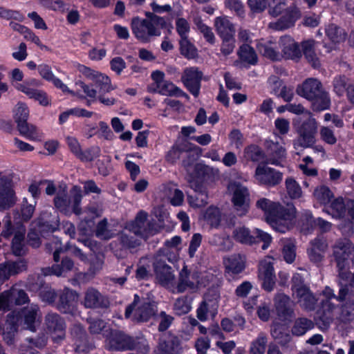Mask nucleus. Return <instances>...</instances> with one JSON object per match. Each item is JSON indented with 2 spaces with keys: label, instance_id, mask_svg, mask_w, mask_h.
Segmentation results:
<instances>
[{
  "label": "nucleus",
  "instance_id": "obj_1",
  "mask_svg": "<svg viewBox=\"0 0 354 354\" xmlns=\"http://www.w3.org/2000/svg\"><path fill=\"white\" fill-rule=\"evenodd\" d=\"M256 205L264 212L267 222L276 231L284 233L292 226L295 216V208L292 205L283 207L266 198L259 199Z\"/></svg>",
  "mask_w": 354,
  "mask_h": 354
},
{
  "label": "nucleus",
  "instance_id": "obj_2",
  "mask_svg": "<svg viewBox=\"0 0 354 354\" xmlns=\"http://www.w3.org/2000/svg\"><path fill=\"white\" fill-rule=\"evenodd\" d=\"M82 198V190L80 187L73 186L68 193L67 187L64 184L59 187L53 202L56 209L66 216L72 214L80 215L82 213L80 206Z\"/></svg>",
  "mask_w": 354,
  "mask_h": 354
},
{
  "label": "nucleus",
  "instance_id": "obj_3",
  "mask_svg": "<svg viewBox=\"0 0 354 354\" xmlns=\"http://www.w3.org/2000/svg\"><path fill=\"white\" fill-rule=\"evenodd\" d=\"M165 26L162 17L152 15L147 19L133 18L131 21L133 34L139 41L147 43L161 35V29Z\"/></svg>",
  "mask_w": 354,
  "mask_h": 354
},
{
  "label": "nucleus",
  "instance_id": "obj_4",
  "mask_svg": "<svg viewBox=\"0 0 354 354\" xmlns=\"http://www.w3.org/2000/svg\"><path fill=\"white\" fill-rule=\"evenodd\" d=\"M333 256L342 279L351 277L350 268L354 264V245L348 239H339L333 246Z\"/></svg>",
  "mask_w": 354,
  "mask_h": 354
},
{
  "label": "nucleus",
  "instance_id": "obj_5",
  "mask_svg": "<svg viewBox=\"0 0 354 354\" xmlns=\"http://www.w3.org/2000/svg\"><path fill=\"white\" fill-rule=\"evenodd\" d=\"M318 124L315 118L310 115L297 128V138L292 140L293 147L299 153L305 149L312 147L316 142Z\"/></svg>",
  "mask_w": 354,
  "mask_h": 354
},
{
  "label": "nucleus",
  "instance_id": "obj_6",
  "mask_svg": "<svg viewBox=\"0 0 354 354\" xmlns=\"http://www.w3.org/2000/svg\"><path fill=\"white\" fill-rule=\"evenodd\" d=\"M106 345L112 351L137 350L142 354H147L149 351L145 339H135L120 331L112 332L106 339Z\"/></svg>",
  "mask_w": 354,
  "mask_h": 354
},
{
  "label": "nucleus",
  "instance_id": "obj_7",
  "mask_svg": "<svg viewBox=\"0 0 354 354\" xmlns=\"http://www.w3.org/2000/svg\"><path fill=\"white\" fill-rule=\"evenodd\" d=\"M157 312L155 302L146 299H140L135 295L133 303L129 305L125 310V317L131 318L133 321L145 322L149 320Z\"/></svg>",
  "mask_w": 354,
  "mask_h": 354
},
{
  "label": "nucleus",
  "instance_id": "obj_8",
  "mask_svg": "<svg viewBox=\"0 0 354 354\" xmlns=\"http://www.w3.org/2000/svg\"><path fill=\"white\" fill-rule=\"evenodd\" d=\"M227 191L232 195V203L240 216L247 214L250 207V192L247 187L234 180H230Z\"/></svg>",
  "mask_w": 354,
  "mask_h": 354
},
{
  "label": "nucleus",
  "instance_id": "obj_9",
  "mask_svg": "<svg viewBox=\"0 0 354 354\" xmlns=\"http://www.w3.org/2000/svg\"><path fill=\"white\" fill-rule=\"evenodd\" d=\"M233 237L236 241L241 243L250 245L258 241H261L263 242L262 245L263 250H266L272 241V237L269 234L258 228L255 229L252 232L248 228L244 226L235 228L233 231Z\"/></svg>",
  "mask_w": 354,
  "mask_h": 354
},
{
  "label": "nucleus",
  "instance_id": "obj_10",
  "mask_svg": "<svg viewBox=\"0 0 354 354\" xmlns=\"http://www.w3.org/2000/svg\"><path fill=\"white\" fill-rule=\"evenodd\" d=\"M28 115L29 111L26 105L18 103L15 111V120L20 134L31 140L38 139L39 135L37 127L27 122Z\"/></svg>",
  "mask_w": 354,
  "mask_h": 354
},
{
  "label": "nucleus",
  "instance_id": "obj_11",
  "mask_svg": "<svg viewBox=\"0 0 354 354\" xmlns=\"http://www.w3.org/2000/svg\"><path fill=\"white\" fill-rule=\"evenodd\" d=\"M273 264L274 259L270 256H267L261 260L259 264L258 279L261 288L267 292H272L276 283Z\"/></svg>",
  "mask_w": 354,
  "mask_h": 354
},
{
  "label": "nucleus",
  "instance_id": "obj_12",
  "mask_svg": "<svg viewBox=\"0 0 354 354\" xmlns=\"http://www.w3.org/2000/svg\"><path fill=\"white\" fill-rule=\"evenodd\" d=\"M17 201L12 175L0 174V210L10 209Z\"/></svg>",
  "mask_w": 354,
  "mask_h": 354
},
{
  "label": "nucleus",
  "instance_id": "obj_13",
  "mask_svg": "<svg viewBox=\"0 0 354 354\" xmlns=\"http://www.w3.org/2000/svg\"><path fill=\"white\" fill-rule=\"evenodd\" d=\"M90 81L92 88L90 89V102L97 99L98 94L109 93L115 89L111 84L110 78L102 73L90 70Z\"/></svg>",
  "mask_w": 354,
  "mask_h": 354
},
{
  "label": "nucleus",
  "instance_id": "obj_14",
  "mask_svg": "<svg viewBox=\"0 0 354 354\" xmlns=\"http://www.w3.org/2000/svg\"><path fill=\"white\" fill-rule=\"evenodd\" d=\"M321 306V308L317 313V317L322 323L320 328L322 330H326L334 321L337 322L339 306L329 299L322 300Z\"/></svg>",
  "mask_w": 354,
  "mask_h": 354
},
{
  "label": "nucleus",
  "instance_id": "obj_15",
  "mask_svg": "<svg viewBox=\"0 0 354 354\" xmlns=\"http://www.w3.org/2000/svg\"><path fill=\"white\" fill-rule=\"evenodd\" d=\"M45 324L48 331L53 334L54 342L58 344L65 338L66 324L60 315L55 313H48L45 317Z\"/></svg>",
  "mask_w": 354,
  "mask_h": 354
},
{
  "label": "nucleus",
  "instance_id": "obj_16",
  "mask_svg": "<svg viewBox=\"0 0 354 354\" xmlns=\"http://www.w3.org/2000/svg\"><path fill=\"white\" fill-rule=\"evenodd\" d=\"M126 226L134 235L145 239L154 233L152 224L147 220V214L142 211L137 214L133 221L127 223Z\"/></svg>",
  "mask_w": 354,
  "mask_h": 354
},
{
  "label": "nucleus",
  "instance_id": "obj_17",
  "mask_svg": "<svg viewBox=\"0 0 354 354\" xmlns=\"http://www.w3.org/2000/svg\"><path fill=\"white\" fill-rule=\"evenodd\" d=\"M254 178L260 185L274 186L282 180L280 172L264 165H259L255 170Z\"/></svg>",
  "mask_w": 354,
  "mask_h": 354
},
{
  "label": "nucleus",
  "instance_id": "obj_18",
  "mask_svg": "<svg viewBox=\"0 0 354 354\" xmlns=\"http://www.w3.org/2000/svg\"><path fill=\"white\" fill-rule=\"evenodd\" d=\"M28 268V263L24 259L17 261H7L0 263V286L8 281L11 276L17 275Z\"/></svg>",
  "mask_w": 354,
  "mask_h": 354
},
{
  "label": "nucleus",
  "instance_id": "obj_19",
  "mask_svg": "<svg viewBox=\"0 0 354 354\" xmlns=\"http://www.w3.org/2000/svg\"><path fill=\"white\" fill-rule=\"evenodd\" d=\"M245 257L240 254H233L225 257L223 263L226 277L233 279L235 275L241 273L245 268Z\"/></svg>",
  "mask_w": 354,
  "mask_h": 354
},
{
  "label": "nucleus",
  "instance_id": "obj_20",
  "mask_svg": "<svg viewBox=\"0 0 354 354\" xmlns=\"http://www.w3.org/2000/svg\"><path fill=\"white\" fill-rule=\"evenodd\" d=\"M202 75V73L196 67L186 68L182 75L184 85L195 97L199 93Z\"/></svg>",
  "mask_w": 354,
  "mask_h": 354
},
{
  "label": "nucleus",
  "instance_id": "obj_21",
  "mask_svg": "<svg viewBox=\"0 0 354 354\" xmlns=\"http://www.w3.org/2000/svg\"><path fill=\"white\" fill-rule=\"evenodd\" d=\"M267 148L266 162L276 166H282L286 158V150L278 142L272 140H267L266 142Z\"/></svg>",
  "mask_w": 354,
  "mask_h": 354
},
{
  "label": "nucleus",
  "instance_id": "obj_22",
  "mask_svg": "<svg viewBox=\"0 0 354 354\" xmlns=\"http://www.w3.org/2000/svg\"><path fill=\"white\" fill-rule=\"evenodd\" d=\"M279 45L281 50V57L290 59H298L301 57V51L298 44L291 37H281Z\"/></svg>",
  "mask_w": 354,
  "mask_h": 354
},
{
  "label": "nucleus",
  "instance_id": "obj_23",
  "mask_svg": "<svg viewBox=\"0 0 354 354\" xmlns=\"http://www.w3.org/2000/svg\"><path fill=\"white\" fill-rule=\"evenodd\" d=\"M292 297L297 300L299 306L306 311H313L316 308L318 299L310 290L309 287L297 290Z\"/></svg>",
  "mask_w": 354,
  "mask_h": 354
},
{
  "label": "nucleus",
  "instance_id": "obj_24",
  "mask_svg": "<svg viewBox=\"0 0 354 354\" xmlns=\"http://www.w3.org/2000/svg\"><path fill=\"white\" fill-rule=\"evenodd\" d=\"M77 298L75 291L68 288H65L58 293L57 308L63 313H71L75 306V301Z\"/></svg>",
  "mask_w": 354,
  "mask_h": 354
},
{
  "label": "nucleus",
  "instance_id": "obj_25",
  "mask_svg": "<svg viewBox=\"0 0 354 354\" xmlns=\"http://www.w3.org/2000/svg\"><path fill=\"white\" fill-rule=\"evenodd\" d=\"M322 83L317 79L309 78L297 88V93L300 96L311 100L323 91Z\"/></svg>",
  "mask_w": 354,
  "mask_h": 354
},
{
  "label": "nucleus",
  "instance_id": "obj_26",
  "mask_svg": "<svg viewBox=\"0 0 354 354\" xmlns=\"http://www.w3.org/2000/svg\"><path fill=\"white\" fill-rule=\"evenodd\" d=\"M74 268L73 261L68 257H63L60 263H56L52 266L42 268L41 272L44 276L55 275L57 277L65 276Z\"/></svg>",
  "mask_w": 354,
  "mask_h": 354
},
{
  "label": "nucleus",
  "instance_id": "obj_27",
  "mask_svg": "<svg viewBox=\"0 0 354 354\" xmlns=\"http://www.w3.org/2000/svg\"><path fill=\"white\" fill-rule=\"evenodd\" d=\"M154 270L157 279L164 286L170 288L174 284V274L171 268L164 261H156L153 263Z\"/></svg>",
  "mask_w": 354,
  "mask_h": 354
},
{
  "label": "nucleus",
  "instance_id": "obj_28",
  "mask_svg": "<svg viewBox=\"0 0 354 354\" xmlns=\"http://www.w3.org/2000/svg\"><path fill=\"white\" fill-rule=\"evenodd\" d=\"M148 91L151 93H158L167 96H184L188 98V95L180 88L174 85L172 82L165 80L158 85H150Z\"/></svg>",
  "mask_w": 354,
  "mask_h": 354
},
{
  "label": "nucleus",
  "instance_id": "obj_29",
  "mask_svg": "<svg viewBox=\"0 0 354 354\" xmlns=\"http://www.w3.org/2000/svg\"><path fill=\"white\" fill-rule=\"evenodd\" d=\"M200 283L197 273L190 274L186 268H183L179 274L176 292H183L187 290H194Z\"/></svg>",
  "mask_w": 354,
  "mask_h": 354
},
{
  "label": "nucleus",
  "instance_id": "obj_30",
  "mask_svg": "<svg viewBox=\"0 0 354 354\" xmlns=\"http://www.w3.org/2000/svg\"><path fill=\"white\" fill-rule=\"evenodd\" d=\"M40 317V310L37 305L30 304L22 310V316H19L20 324L24 323V328L34 331L35 324Z\"/></svg>",
  "mask_w": 354,
  "mask_h": 354
},
{
  "label": "nucleus",
  "instance_id": "obj_31",
  "mask_svg": "<svg viewBox=\"0 0 354 354\" xmlns=\"http://www.w3.org/2000/svg\"><path fill=\"white\" fill-rule=\"evenodd\" d=\"M274 305L278 315L283 319L292 317L294 310L288 296L283 293H278L274 297Z\"/></svg>",
  "mask_w": 354,
  "mask_h": 354
},
{
  "label": "nucleus",
  "instance_id": "obj_32",
  "mask_svg": "<svg viewBox=\"0 0 354 354\" xmlns=\"http://www.w3.org/2000/svg\"><path fill=\"white\" fill-rule=\"evenodd\" d=\"M300 17L298 8L288 10V12L281 17L277 21L269 24V27L276 30H283L294 26L295 22Z\"/></svg>",
  "mask_w": 354,
  "mask_h": 354
},
{
  "label": "nucleus",
  "instance_id": "obj_33",
  "mask_svg": "<svg viewBox=\"0 0 354 354\" xmlns=\"http://www.w3.org/2000/svg\"><path fill=\"white\" fill-rule=\"evenodd\" d=\"M41 232H54L59 225V218L56 214H52L48 211L43 212L37 219V223Z\"/></svg>",
  "mask_w": 354,
  "mask_h": 354
},
{
  "label": "nucleus",
  "instance_id": "obj_34",
  "mask_svg": "<svg viewBox=\"0 0 354 354\" xmlns=\"http://www.w3.org/2000/svg\"><path fill=\"white\" fill-rule=\"evenodd\" d=\"M354 320V299H348L339 306L337 324H348Z\"/></svg>",
  "mask_w": 354,
  "mask_h": 354
},
{
  "label": "nucleus",
  "instance_id": "obj_35",
  "mask_svg": "<svg viewBox=\"0 0 354 354\" xmlns=\"http://www.w3.org/2000/svg\"><path fill=\"white\" fill-rule=\"evenodd\" d=\"M214 24L218 35L222 39L234 37L236 32L235 27L227 17H216Z\"/></svg>",
  "mask_w": 354,
  "mask_h": 354
},
{
  "label": "nucleus",
  "instance_id": "obj_36",
  "mask_svg": "<svg viewBox=\"0 0 354 354\" xmlns=\"http://www.w3.org/2000/svg\"><path fill=\"white\" fill-rule=\"evenodd\" d=\"M158 351L160 354H178L180 347L177 338L174 336H162L160 339Z\"/></svg>",
  "mask_w": 354,
  "mask_h": 354
},
{
  "label": "nucleus",
  "instance_id": "obj_37",
  "mask_svg": "<svg viewBox=\"0 0 354 354\" xmlns=\"http://www.w3.org/2000/svg\"><path fill=\"white\" fill-rule=\"evenodd\" d=\"M338 286L339 287L337 300L344 301L347 298L354 296V281H350L351 277L347 279H342L338 276Z\"/></svg>",
  "mask_w": 354,
  "mask_h": 354
},
{
  "label": "nucleus",
  "instance_id": "obj_38",
  "mask_svg": "<svg viewBox=\"0 0 354 354\" xmlns=\"http://www.w3.org/2000/svg\"><path fill=\"white\" fill-rule=\"evenodd\" d=\"M53 84L57 87L60 88L63 92L68 93L73 95H77L80 97H85L84 94L86 95H88V88L86 84H84L82 81H77L75 83L76 91L74 92L68 88L67 86L64 84L59 79L54 77V80H52Z\"/></svg>",
  "mask_w": 354,
  "mask_h": 354
},
{
  "label": "nucleus",
  "instance_id": "obj_39",
  "mask_svg": "<svg viewBox=\"0 0 354 354\" xmlns=\"http://www.w3.org/2000/svg\"><path fill=\"white\" fill-rule=\"evenodd\" d=\"M315 41L310 39L304 41L301 44L303 53L306 58L314 68H317L319 66V62L315 51Z\"/></svg>",
  "mask_w": 354,
  "mask_h": 354
},
{
  "label": "nucleus",
  "instance_id": "obj_40",
  "mask_svg": "<svg viewBox=\"0 0 354 354\" xmlns=\"http://www.w3.org/2000/svg\"><path fill=\"white\" fill-rule=\"evenodd\" d=\"M132 231L127 229V226L118 235V240L122 248H133L140 245V241L136 235H132Z\"/></svg>",
  "mask_w": 354,
  "mask_h": 354
},
{
  "label": "nucleus",
  "instance_id": "obj_41",
  "mask_svg": "<svg viewBox=\"0 0 354 354\" xmlns=\"http://www.w3.org/2000/svg\"><path fill=\"white\" fill-rule=\"evenodd\" d=\"M268 343V337L264 333H260L251 343L248 354H265Z\"/></svg>",
  "mask_w": 354,
  "mask_h": 354
},
{
  "label": "nucleus",
  "instance_id": "obj_42",
  "mask_svg": "<svg viewBox=\"0 0 354 354\" xmlns=\"http://www.w3.org/2000/svg\"><path fill=\"white\" fill-rule=\"evenodd\" d=\"M209 243L217 247L219 250H230L233 245V243L229 236L225 234H214L209 238Z\"/></svg>",
  "mask_w": 354,
  "mask_h": 354
},
{
  "label": "nucleus",
  "instance_id": "obj_43",
  "mask_svg": "<svg viewBox=\"0 0 354 354\" xmlns=\"http://www.w3.org/2000/svg\"><path fill=\"white\" fill-rule=\"evenodd\" d=\"M313 327L314 324L313 321L306 317H300L295 321L292 328V333L295 335L301 336Z\"/></svg>",
  "mask_w": 354,
  "mask_h": 354
},
{
  "label": "nucleus",
  "instance_id": "obj_44",
  "mask_svg": "<svg viewBox=\"0 0 354 354\" xmlns=\"http://www.w3.org/2000/svg\"><path fill=\"white\" fill-rule=\"evenodd\" d=\"M326 212L334 218H341L346 213V205L344 199L339 197L331 202L330 205L327 208Z\"/></svg>",
  "mask_w": 354,
  "mask_h": 354
},
{
  "label": "nucleus",
  "instance_id": "obj_45",
  "mask_svg": "<svg viewBox=\"0 0 354 354\" xmlns=\"http://www.w3.org/2000/svg\"><path fill=\"white\" fill-rule=\"evenodd\" d=\"M312 106L314 111H321L328 109L330 104L328 94L323 91L316 97L312 99Z\"/></svg>",
  "mask_w": 354,
  "mask_h": 354
},
{
  "label": "nucleus",
  "instance_id": "obj_46",
  "mask_svg": "<svg viewBox=\"0 0 354 354\" xmlns=\"http://www.w3.org/2000/svg\"><path fill=\"white\" fill-rule=\"evenodd\" d=\"M195 196H188V201L191 206L201 207L207 203V194L205 189L198 187L195 188Z\"/></svg>",
  "mask_w": 354,
  "mask_h": 354
},
{
  "label": "nucleus",
  "instance_id": "obj_47",
  "mask_svg": "<svg viewBox=\"0 0 354 354\" xmlns=\"http://www.w3.org/2000/svg\"><path fill=\"white\" fill-rule=\"evenodd\" d=\"M328 37L334 43H339L345 40L346 32L344 30L335 24L329 25L326 29Z\"/></svg>",
  "mask_w": 354,
  "mask_h": 354
},
{
  "label": "nucleus",
  "instance_id": "obj_48",
  "mask_svg": "<svg viewBox=\"0 0 354 354\" xmlns=\"http://www.w3.org/2000/svg\"><path fill=\"white\" fill-rule=\"evenodd\" d=\"M238 54L241 60L250 64H255L257 62V56L254 50L248 44L242 45Z\"/></svg>",
  "mask_w": 354,
  "mask_h": 354
},
{
  "label": "nucleus",
  "instance_id": "obj_49",
  "mask_svg": "<svg viewBox=\"0 0 354 354\" xmlns=\"http://www.w3.org/2000/svg\"><path fill=\"white\" fill-rule=\"evenodd\" d=\"M24 238V232L17 231L15 232V235L12 241V250L13 253L17 256H21L25 252Z\"/></svg>",
  "mask_w": 354,
  "mask_h": 354
},
{
  "label": "nucleus",
  "instance_id": "obj_50",
  "mask_svg": "<svg viewBox=\"0 0 354 354\" xmlns=\"http://www.w3.org/2000/svg\"><path fill=\"white\" fill-rule=\"evenodd\" d=\"M257 48L261 54L268 59L279 60L281 58V54L275 50L272 43H260L257 45Z\"/></svg>",
  "mask_w": 354,
  "mask_h": 354
},
{
  "label": "nucleus",
  "instance_id": "obj_51",
  "mask_svg": "<svg viewBox=\"0 0 354 354\" xmlns=\"http://www.w3.org/2000/svg\"><path fill=\"white\" fill-rule=\"evenodd\" d=\"M109 305V300L98 291L90 290V308H106Z\"/></svg>",
  "mask_w": 354,
  "mask_h": 354
},
{
  "label": "nucleus",
  "instance_id": "obj_52",
  "mask_svg": "<svg viewBox=\"0 0 354 354\" xmlns=\"http://www.w3.org/2000/svg\"><path fill=\"white\" fill-rule=\"evenodd\" d=\"M286 188L288 196L292 198H299L302 195L301 188L299 184L292 177L286 179Z\"/></svg>",
  "mask_w": 354,
  "mask_h": 354
},
{
  "label": "nucleus",
  "instance_id": "obj_53",
  "mask_svg": "<svg viewBox=\"0 0 354 354\" xmlns=\"http://www.w3.org/2000/svg\"><path fill=\"white\" fill-rule=\"evenodd\" d=\"M283 249L282 252L285 261L290 263L294 261L296 252H295V245L292 240L284 239L281 241Z\"/></svg>",
  "mask_w": 354,
  "mask_h": 354
},
{
  "label": "nucleus",
  "instance_id": "obj_54",
  "mask_svg": "<svg viewBox=\"0 0 354 354\" xmlns=\"http://www.w3.org/2000/svg\"><path fill=\"white\" fill-rule=\"evenodd\" d=\"M42 276L39 274L28 276L26 282L27 288L32 292H40L46 284Z\"/></svg>",
  "mask_w": 354,
  "mask_h": 354
},
{
  "label": "nucleus",
  "instance_id": "obj_55",
  "mask_svg": "<svg viewBox=\"0 0 354 354\" xmlns=\"http://www.w3.org/2000/svg\"><path fill=\"white\" fill-rule=\"evenodd\" d=\"M194 23L197 29L203 35L205 40L210 44H214L215 41V36L212 29L204 24L199 17H195Z\"/></svg>",
  "mask_w": 354,
  "mask_h": 354
},
{
  "label": "nucleus",
  "instance_id": "obj_56",
  "mask_svg": "<svg viewBox=\"0 0 354 354\" xmlns=\"http://www.w3.org/2000/svg\"><path fill=\"white\" fill-rule=\"evenodd\" d=\"M19 322L20 321L19 314H15V312L8 313L4 326L3 333L15 334L17 331Z\"/></svg>",
  "mask_w": 354,
  "mask_h": 354
},
{
  "label": "nucleus",
  "instance_id": "obj_57",
  "mask_svg": "<svg viewBox=\"0 0 354 354\" xmlns=\"http://www.w3.org/2000/svg\"><path fill=\"white\" fill-rule=\"evenodd\" d=\"M314 196L322 204L328 203L333 197V194L330 189L324 185L317 187L314 191Z\"/></svg>",
  "mask_w": 354,
  "mask_h": 354
},
{
  "label": "nucleus",
  "instance_id": "obj_58",
  "mask_svg": "<svg viewBox=\"0 0 354 354\" xmlns=\"http://www.w3.org/2000/svg\"><path fill=\"white\" fill-rule=\"evenodd\" d=\"M204 218L212 227H218L221 222V212L218 208L209 207L207 209Z\"/></svg>",
  "mask_w": 354,
  "mask_h": 354
},
{
  "label": "nucleus",
  "instance_id": "obj_59",
  "mask_svg": "<svg viewBox=\"0 0 354 354\" xmlns=\"http://www.w3.org/2000/svg\"><path fill=\"white\" fill-rule=\"evenodd\" d=\"M271 335L281 344H286L290 339V335L286 331V328L281 325H275L271 330Z\"/></svg>",
  "mask_w": 354,
  "mask_h": 354
},
{
  "label": "nucleus",
  "instance_id": "obj_60",
  "mask_svg": "<svg viewBox=\"0 0 354 354\" xmlns=\"http://www.w3.org/2000/svg\"><path fill=\"white\" fill-rule=\"evenodd\" d=\"M180 49L181 54L190 59L196 55V49L188 37H184L180 40Z\"/></svg>",
  "mask_w": 354,
  "mask_h": 354
},
{
  "label": "nucleus",
  "instance_id": "obj_61",
  "mask_svg": "<svg viewBox=\"0 0 354 354\" xmlns=\"http://www.w3.org/2000/svg\"><path fill=\"white\" fill-rule=\"evenodd\" d=\"M11 298L14 306H21L29 302L28 294L21 289L16 288H10Z\"/></svg>",
  "mask_w": 354,
  "mask_h": 354
},
{
  "label": "nucleus",
  "instance_id": "obj_62",
  "mask_svg": "<svg viewBox=\"0 0 354 354\" xmlns=\"http://www.w3.org/2000/svg\"><path fill=\"white\" fill-rule=\"evenodd\" d=\"M243 156L247 160L258 162L261 159L263 153L261 149L258 146L250 145L245 148Z\"/></svg>",
  "mask_w": 354,
  "mask_h": 354
},
{
  "label": "nucleus",
  "instance_id": "obj_63",
  "mask_svg": "<svg viewBox=\"0 0 354 354\" xmlns=\"http://www.w3.org/2000/svg\"><path fill=\"white\" fill-rule=\"evenodd\" d=\"M114 233L108 229L106 219H103L98 223L95 231V235L100 239L108 240L113 237Z\"/></svg>",
  "mask_w": 354,
  "mask_h": 354
},
{
  "label": "nucleus",
  "instance_id": "obj_64",
  "mask_svg": "<svg viewBox=\"0 0 354 354\" xmlns=\"http://www.w3.org/2000/svg\"><path fill=\"white\" fill-rule=\"evenodd\" d=\"M319 135L322 140L330 145H335L337 141L333 130L329 127H321Z\"/></svg>",
  "mask_w": 354,
  "mask_h": 354
}]
</instances>
